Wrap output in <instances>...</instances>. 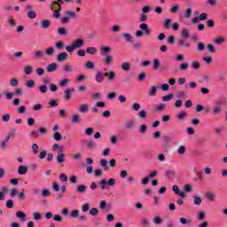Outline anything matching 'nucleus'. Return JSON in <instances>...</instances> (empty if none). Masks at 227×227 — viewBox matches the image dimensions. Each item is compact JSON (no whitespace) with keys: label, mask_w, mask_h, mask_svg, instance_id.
Segmentation results:
<instances>
[{"label":"nucleus","mask_w":227,"mask_h":227,"mask_svg":"<svg viewBox=\"0 0 227 227\" xmlns=\"http://www.w3.org/2000/svg\"><path fill=\"white\" fill-rule=\"evenodd\" d=\"M52 151L53 152L58 151L59 154L57 155L56 160L58 164H63V162H65V157H67V154L64 153L65 147L63 145L54 144L52 145Z\"/></svg>","instance_id":"nucleus-1"},{"label":"nucleus","mask_w":227,"mask_h":227,"mask_svg":"<svg viewBox=\"0 0 227 227\" xmlns=\"http://www.w3.org/2000/svg\"><path fill=\"white\" fill-rule=\"evenodd\" d=\"M82 46H84V39L78 38L72 44L66 46V51L72 54L75 49H81Z\"/></svg>","instance_id":"nucleus-2"},{"label":"nucleus","mask_w":227,"mask_h":227,"mask_svg":"<svg viewBox=\"0 0 227 227\" xmlns=\"http://www.w3.org/2000/svg\"><path fill=\"white\" fill-rule=\"evenodd\" d=\"M98 185L102 191L109 189V187H114L116 185V179L110 178L107 181L106 179H101L98 181Z\"/></svg>","instance_id":"nucleus-3"},{"label":"nucleus","mask_w":227,"mask_h":227,"mask_svg":"<svg viewBox=\"0 0 227 227\" xmlns=\"http://www.w3.org/2000/svg\"><path fill=\"white\" fill-rule=\"evenodd\" d=\"M63 4H65V2L63 0L52 1L50 5V10L51 11L58 10L57 8H59V10H61L63 8L62 7Z\"/></svg>","instance_id":"nucleus-4"},{"label":"nucleus","mask_w":227,"mask_h":227,"mask_svg":"<svg viewBox=\"0 0 227 227\" xmlns=\"http://www.w3.org/2000/svg\"><path fill=\"white\" fill-rule=\"evenodd\" d=\"M67 59H68V53H67V51L60 52L57 56V61L59 63H64Z\"/></svg>","instance_id":"nucleus-5"},{"label":"nucleus","mask_w":227,"mask_h":227,"mask_svg":"<svg viewBox=\"0 0 227 227\" xmlns=\"http://www.w3.org/2000/svg\"><path fill=\"white\" fill-rule=\"evenodd\" d=\"M106 79V74L98 72L95 75V81L96 82H98L99 84H102Z\"/></svg>","instance_id":"nucleus-6"},{"label":"nucleus","mask_w":227,"mask_h":227,"mask_svg":"<svg viewBox=\"0 0 227 227\" xmlns=\"http://www.w3.org/2000/svg\"><path fill=\"white\" fill-rule=\"evenodd\" d=\"M124 127L127 130H134L136 129V121L130 120L124 123Z\"/></svg>","instance_id":"nucleus-7"},{"label":"nucleus","mask_w":227,"mask_h":227,"mask_svg":"<svg viewBox=\"0 0 227 227\" xmlns=\"http://www.w3.org/2000/svg\"><path fill=\"white\" fill-rule=\"evenodd\" d=\"M223 113V106L216 105L213 106L212 114L213 116H217L218 114H221Z\"/></svg>","instance_id":"nucleus-8"},{"label":"nucleus","mask_w":227,"mask_h":227,"mask_svg":"<svg viewBox=\"0 0 227 227\" xmlns=\"http://www.w3.org/2000/svg\"><path fill=\"white\" fill-rule=\"evenodd\" d=\"M46 70L49 74H52V72H56L58 70V64L51 63L47 66Z\"/></svg>","instance_id":"nucleus-9"},{"label":"nucleus","mask_w":227,"mask_h":227,"mask_svg":"<svg viewBox=\"0 0 227 227\" xmlns=\"http://www.w3.org/2000/svg\"><path fill=\"white\" fill-rule=\"evenodd\" d=\"M40 27L42 29H49L51 27V20H43L40 22Z\"/></svg>","instance_id":"nucleus-10"},{"label":"nucleus","mask_w":227,"mask_h":227,"mask_svg":"<svg viewBox=\"0 0 227 227\" xmlns=\"http://www.w3.org/2000/svg\"><path fill=\"white\" fill-rule=\"evenodd\" d=\"M86 191H88V186L84 184H80L76 186V192H78L79 194H84Z\"/></svg>","instance_id":"nucleus-11"},{"label":"nucleus","mask_w":227,"mask_h":227,"mask_svg":"<svg viewBox=\"0 0 227 227\" xmlns=\"http://www.w3.org/2000/svg\"><path fill=\"white\" fill-rule=\"evenodd\" d=\"M105 76L107 77L109 81H116V73H114V71L105 73Z\"/></svg>","instance_id":"nucleus-12"},{"label":"nucleus","mask_w":227,"mask_h":227,"mask_svg":"<svg viewBox=\"0 0 227 227\" xmlns=\"http://www.w3.org/2000/svg\"><path fill=\"white\" fill-rule=\"evenodd\" d=\"M122 37L124 38L125 42H129V43H132V42H134V37L130 33H124L122 35Z\"/></svg>","instance_id":"nucleus-13"},{"label":"nucleus","mask_w":227,"mask_h":227,"mask_svg":"<svg viewBox=\"0 0 227 227\" xmlns=\"http://www.w3.org/2000/svg\"><path fill=\"white\" fill-rule=\"evenodd\" d=\"M100 166L101 168H103L104 171H109V165L107 160L102 159L100 160Z\"/></svg>","instance_id":"nucleus-14"},{"label":"nucleus","mask_w":227,"mask_h":227,"mask_svg":"<svg viewBox=\"0 0 227 227\" xmlns=\"http://www.w3.org/2000/svg\"><path fill=\"white\" fill-rule=\"evenodd\" d=\"M139 27L142 31H145V35H150L152 33V30L148 28V25L146 23L140 24Z\"/></svg>","instance_id":"nucleus-15"},{"label":"nucleus","mask_w":227,"mask_h":227,"mask_svg":"<svg viewBox=\"0 0 227 227\" xmlns=\"http://www.w3.org/2000/svg\"><path fill=\"white\" fill-rule=\"evenodd\" d=\"M98 145H97L96 142L93 140H90L87 142V148H89V150H95L98 148Z\"/></svg>","instance_id":"nucleus-16"},{"label":"nucleus","mask_w":227,"mask_h":227,"mask_svg":"<svg viewBox=\"0 0 227 227\" xmlns=\"http://www.w3.org/2000/svg\"><path fill=\"white\" fill-rule=\"evenodd\" d=\"M191 67L193 68V70H200L201 64H200L198 60H193L191 62Z\"/></svg>","instance_id":"nucleus-17"},{"label":"nucleus","mask_w":227,"mask_h":227,"mask_svg":"<svg viewBox=\"0 0 227 227\" xmlns=\"http://www.w3.org/2000/svg\"><path fill=\"white\" fill-rule=\"evenodd\" d=\"M109 52H111V47L109 46H103L100 49V55L104 56L106 54H109Z\"/></svg>","instance_id":"nucleus-18"},{"label":"nucleus","mask_w":227,"mask_h":227,"mask_svg":"<svg viewBox=\"0 0 227 227\" xmlns=\"http://www.w3.org/2000/svg\"><path fill=\"white\" fill-rule=\"evenodd\" d=\"M176 173L174 170H166L165 176L167 178H169V180H172V178H175Z\"/></svg>","instance_id":"nucleus-19"},{"label":"nucleus","mask_w":227,"mask_h":227,"mask_svg":"<svg viewBox=\"0 0 227 227\" xmlns=\"http://www.w3.org/2000/svg\"><path fill=\"white\" fill-rule=\"evenodd\" d=\"M85 51L87 54H90L91 56H95L98 52L97 48L95 47H87Z\"/></svg>","instance_id":"nucleus-20"},{"label":"nucleus","mask_w":227,"mask_h":227,"mask_svg":"<svg viewBox=\"0 0 227 227\" xmlns=\"http://www.w3.org/2000/svg\"><path fill=\"white\" fill-rule=\"evenodd\" d=\"M84 67L87 70H93V68H95V63L93 61L89 60L84 64Z\"/></svg>","instance_id":"nucleus-21"},{"label":"nucleus","mask_w":227,"mask_h":227,"mask_svg":"<svg viewBox=\"0 0 227 227\" xmlns=\"http://www.w3.org/2000/svg\"><path fill=\"white\" fill-rule=\"evenodd\" d=\"M27 173V167L20 166L18 168V175H26Z\"/></svg>","instance_id":"nucleus-22"},{"label":"nucleus","mask_w":227,"mask_h":227,"mask_svg":"<svg viewBox=\"0 0 227 227\" xmlns=\"http://www.w3.org/2000/svg\"><path fill=\"white\" fill-rule=\"evenodd\" d=\"M171 22H173L172 19H166L163 22L164 29H169L171 27Z\"/></svg>","instance_id":"nucleus-23"},{"label":"nucleus","mask_w":227,"mask_h":227,"mask_svg":"<svg viewBox=\"0 0 227 227\" xmlns=\"http://www.w3.org/2000/svg\"><path fill=\"white\" fill-rule=\"evenodd\" d=\"M178 43L180 47H186V49H189L191 47V43H187L185 39H180Z\"/></svg>","instance_id":"nucleus-24"},{"label":"nucleus","mask_w":227,"mask_h":227,"mask_svg":"<svg viewBox=\"0 0 227 227\" xmlns=\"http://www.w3.org/2000/svg\"><path fill=\"white\" fill-rule=\"evenodd\" d=\"M79 210H77V209H74V210H72L71 212H70V214H69V217L71 218V219H78V217H79Z\"/></svg>","instance_id":"nucleus-25"},{"label":"nucleus","mask_w":227,"mask_h":227,"mask_svg":"<svg viewBox=\"0 0 227 227\" xmlns=\"http://www.w3.org/2000/svg\"><path fill=\"white\" fill-rule=\"evenodd\" d=\"M60 191H61V192H59L57 194V200H62L63 194H65V192H67V186H65V185L61 186Z\"/></svg>","instance_id":"nucleus-26"},{"label":"nucleus","mask_w":227,"mask_h":227,"mask_svg":"<svg viewBox=\"0 0 227 227\" xmlns=\"http://www.w3.org/2000/svg\"><path fill=\"white\" fill-rule=\"evenodd\" d=\"M52 12V17L54 19H59V17H61V9H54Z\"/></svg>","instance_id":"nucleus-27"},{"label":"nucleus","mask_w":227,"mask_h":227,"mask_svg":"<svg viewBox=\"0 0 227 227\" xmlns=\"http://www.w3.org/2000/svg\"><path fill=\"white\" fill-rule=\"evenodd\" d=\"M79 111H80V113H82V114L88 113V111H89L88 104L81 105L79 107Z\"/></svg>","instance_id":"nucleus-28"},{"label":"nucleus","mask_w":227,"mask_h":227,"mask_svg":"<svg viewBox=\"0 0 227 227\" xmlns=\"http://www.w3.org/2000/svg\"><path fill=\"white\" fill-rule=\"evenodd\" d=\"M58 33L59 35H60V36H67V35H68V33L67 32V28L63 27L58 28Z\"/></svg>","instance_id":"nucleus-29"},{"label":"nucleus","mask_w":227,"mask_h":227,"mask_svg":"<svg viewBox=\"0 0 227 227\" xmlns=\"http://www.w3.org/2000/svg\"><path fill=\"white\" fill-rule=\"evenodd\" d=\"M160 67V60H159V59H154L153 69L159 70Z\"/></svg>","instance_id":"nucleus-30"},{"label":"nucleus","mask_w":227,"mask_h":227,"mask_svg":"<svg viewBox=\"0 0 227 227\" xmlns=\"http://www.w3.org/2000/svg\"><path fill=\"white\" fill-rule=\"evenodd\" d=\"M185 88L186 90H188L189 88H191V90H195V88H198V83H196L195 82H191L190 83L185 84Z\"/></svg>","instance_id":"nucleus-31"},{"label":"nucleus","mask_w":227,"mask_h":227,"mask_svg":"<svg viewBox=\"0 0 227 227\" xmlns=\"http://www.w3.org/2000/svg\"><path fill=\"white\" fill-rule=\"evenodd\" d=\"M207 200H209V201H214L215 200V194H214L212 192H208L206 193Z\"/></svg>","instance_id":"nucleus-32"},{"label":"nucleus","mask_w":227,"mask_h":227,"mask_svg":"<svg viewBox=\"0 0 227 227\" xmlns=\"http://www.w3.org/2000/svg\"><path fill=\"white\" fill-rule=\"evenodd\" d=\"M43 56H44V53L42 51H37L34 54L35 59H40L43 58Z\"/></svg>","instance_id":"nucleus-33"},{"label":"nucleus","mask_w":227,"mask_h":227,"mask_svg":"<svg viewBox=\"0 0 227 227\" xmlns=\"http://www.w3.org/2000/svg\"><path fill=\"white\" fill-rule=\"evenodd\" d=\"M65 100H70L72 98V93L70 92V89H67L64 92Z\"/></svg>","instance_id":"nucleus-34"},{"label":"nucleus","mask_w":227,"mask_h":227,"mask_svg":"<svg viewBox=\"0 0 227 227\" xmlns=\"http://www.w3.org/2000/svg\"><path fill=\"white\" fill-rule=\"evenodd\" d=\"M187 117V112L185 111H182L177 114V118L179 120H181L182 121H184V120H185V118Z\"/></svg>","instance_id":"nucleus-35"},{"label":"nucleus","mask_w":227,"mask_h":227,"mask_svg":"<svg viewBox=\"0 0 227 227\" xmlns=\"http://www.w3.org/2000/svg\"><path fill=\"white\" fill-rule=\"evenodd\" d=\"M103 62L106 64V65H111V63H113V56L112 55H107L106 57V59H103Z\"/></svg>","instance_id":"nucleus-36"},{"label":"nucleus","mask_w":227,"mask_h":227,"mask_svg":"<svg viewBox=\"0 0 227 227\" xmlns=\"http://www.w3.org/2000/svg\"><path fill=\"white\" fill-rule=\"evenodd\" d=\"M16 216L18 217V219H21L22 221H26V214H24V212H22V211H17L16 212Z\"/></svg>","instance_id":"nucleus-37"},{"label":"nucleus","mask_w":227,"mask_h":227,"mask_svg":"<svg viewBox=\"0 0 227 227\" xmlns=\"http://www.w3.org/2000/svg\"><path fill=\"white\" fill-rule=\"evenodd\" d=\"M224 42H226V39L224 37H217L215 39V43H216L217 45H223Z\"/></svg>","instance_id":"nucleus-38"},{"label":"nucleus","mask_w":227,"mask_h":227,"mask_svg":"<svg viewBox=\"0 0 227 227\" xmlns=\"http://www.w3.org/2000/svg\"><path fill=\"white\" fill-rule=\"evenodd\" d=\"M121 68H122V70H124V72H129V70H130V63H129V62L122 63Z\"/></svg>","instance_id":"nucleus-39"},{"label":"nucleus","mask_w":227,"mask_h":227,"mask_svg":"<svg viewBox=\"0 0 227 227\" xmlns=\"http://www.w3.org/2000/svg\"><path fill=\"white\" fill-rule=\"evenodd\" d=\"M149 95L150 97H155V95H157V87L155 86L151 87L149 90Z\"/></svg>","instance_id":"nucleus-40"},{"label":"nucleus","mask_w":227,"mask_h":227,"mask_svg":"<svg viewBox=\"0 0 227 227\" xmlns=\"http://www.w3.org/2000/svg\"><path fill=\"white\" fill-rule=\"evenodd\" d=\"M10 85L13 88H17L19 86V80L17 78H12L10 80Z\"/></svg>","instance_id":"nucleus-41"},{"label":"nucleus","mask_w":227,"mask_h":227,"mask_svg":"<svg viewBox=\"0 0 227 227\" xmlns=\"http://www.w3.org/2000/svg\"><path fill=\"white\" fill-rule=\"evenodd\" d=\"M192 15V9L188 8L184 11L185 19H191Z\"/></svg>","instance_id":"nucleus-42"},{"label":"nucleus","mask_w":227,"mask_h":227,"mask_svg":"<svg viewBox=\"0 0 227 227\" xmlns=\"http://www.w3.org/2000/svg\"><path fill=\"white\" fill-rule=\"evenodd\" d=\"M46 56H53L54 55V47H49L45 50Z\"/></svg>","instance_id":"nucleus-43"},{"label":"nucleus","mask_w":227,"mask_h":227,"mask_svg":"<svg viewBox=\"0 0 227 227\" xmlns=\"http://www.w3.org/2000/svg\"><path fill=\"white\" fill-rule=\"evenodd\" d=\"M72 123H81V118H79V115L74 114L71 118Z\"/></svg>","instance_id":"nucleus-44"},{"label":"nucleus","mask_w":227,"mask_h":227,"mask_svg":"<svg viewBox=\"0 0 227 227\" xmlns=\"http://www.w3.org/2000/svg\"><path fill=\"white\" fill-rule=\"evenodd\" d=\"M38 150H40V146L37 145V144L32 145V152L34 155H38Z\"/></svg>","instance_id":"nucleus-45"},{"label":"nucleus","mask_w":227,"mask_h":227,"mask_svg":"<svg viewBox=\"0 0 227 227\" xmlns=\"http://www.w3.org/2000/svg\"><path fill=\"white\" fill-rule=\"evenodd\" d=\"M69 82H70V80L69 79H63L60 82H59V86L61 87V88H65V87H67L68 84H69Z\"/></svg>","instance_id":"nucleus-46"},{"label":"nucleus","mask_w":227,"mask_h":227,"mask_svg":"<svg viewBox=\"0 0 227 227\" xmlns=\"http://www.w3.org/2000/svg\"><path fill=\"white\" fill-rule=\"evenodd\" d=\"M179 223H181V224H191V223H192V220L191 219H186V218H184V217H181L179 219Z\"/></svg>","instance_id":"nucleus-47"},{"label":"nucleus","mask_w":227,"mask_h":227,"mask_svg":"<svg viewBox=\"0 0 227 227\" xmlns=\"http://www.w3.org/2000/svg\"><path fill=\"white\" fill-rule=\"evenodd\" d=\"M27 17L28 19H36V12H35V11H28V12L27 13Z\"/></svg>","instance_id":"nucleus-48"},{"label":"nucleus","mask_w":227,"mask_h":227,"mask_svg":"<svg viewBox=\"0 0 227 227\" xmlns=\"http://www.w3.org/2000/svg\"><path fill=\"white\" fill-rule=\"evenodd\" d=\"M164 109H166V105H164V104H160V105H158V106H156L155 111H156L157 113H161V111H164Z\"/></svg>","instance_id":"nucleus-49"},{"label":"nucleus","mask_w":227,"mask_h":227,"mask_svg":"<svg viewBox=\"0 0 227 227\" xmlns=\"http://www.w3.org/2000/svg\"><path fill=\"white\" fill-rule=\"evenodd\" d=\"M53 138L55 141H61V139H63V136H61V133L57 131L53 134Z\"/></svg>","instance_id":"nucleus-50"},{"label":"nucleus","mask_w":227,"mask_h":227,"mask_svg":"<svg viewBox=\"0 0 227 227\" xmlns=\"http://www.w3.org/2000/svg\"><path fill=\"white\" fill-rule=\"evenodd\" d=\"M173 97H174L173 94H168V95L163 96L162 97V101L163 102H169V100H173Z\"/></svg>","instance_id":"nucleus-51"},{"label":"nucleus","mask_w":227,"mask_h":227,"mask_svg":"<svg viewBox=\"0 0 227 227\" xmlns=\"http://www.w3.org/2000/svg\"><path fill=\"white\" fill-rule=\"evenodd\" d=\"M33 72V67L31 66H27L24 69V73L27 74V75H31Z\"/></svg>","instance_id":"nucleus-52"},{"label":"nucleus","mask_w":227,"mask_h":227,"mask_svg":"<svg viewBox=\"0 0 227 227\" xmlns=\"http://www.w3.org/2000/svg\"><path fill=\"white\" fill-rule=\"evenodd\" d=\"M66 15L67 17H70L71 19H77V14L75 12H72V11H67L66 12Z\"/></svg>","instance_id":"nucleus-53"},{"label":"nucleus","mask_w":227,"mask_h":227,"mask_svg":"<svg viewBox=\"0 0 227 227\" xmlns=\"http://www.w3.org/2000/svg\"><path fill=\"white\" fill-rule=\"evenodd\" d=\"M205 43H199L197 45V51H199V52H203V51H205Z\"/></svg>","instance_id":"nucleus-54"},{"label":"nucleus","mask_w":227,"mask_h":227,"mask_svg":"<svg viewBox=\"0 0 227 227\" xmlns=\"http://www.w3.org/2000/svg\"><path fill=\"white\" fill-rule=\"evenodd\" d=\"M59 180H60L61 182H68V176H67V174L61 173V174L59 175Z\"/></svg>","instance_id":"nucleus-55"},{"label":"nucleus","mask_w":227,"mask_h":227,"mask_svg":"<svg viewBox=\"0 0 227 227\" xmlns=\"http://www.w3.org/2000/svg\"><path fill=\"white\" fill-rule=\"evenodd\" d=\"M205 217H206V214H205L204 211L199 212V214H198V215H197V219H198L199 221H203V219H205Z\"/></svg>","instance_id":"nucleus-56"},{"label":"nucleus","mask_w":227,"mask_h":227,"mask_svg":"<svg viewBox=\"0 0 227 227\" xmlns=\"http://www.w3.org/2000/svg\"><path fill=\"white\" fill-rule=\"evenodd\" d=\"M39 91L41 93H47V91H49V87H47V85H42L39 87Z\"/></svg>","instance_id":"nucleus-57"},{"label":"nucleus","mask_w":227,"mask_h":227,"mask_svg":"<svg viewBox=\"0 0 227 227\" xmlns=\"http://www.w3.org/2000/svg\"><path fill=\"white\" fill-rule=\"evenodd\" d=\"M86 50L84 51V50H82V49H80V50H78V51H77V56L79 57V58H84V56H86Z\"/></svg>","instance_id":"nucleus-58"},{"label":"nucleus","mask_w":227,"mask_h":227,"mask_svg":"<svg viewBox=\"0 0 227 227\" xmlns=\"http://www.w3.org/2000/svg\"><path fill=\"white\" fill-rule=\"evenodd\" d=\"M153 222L154 224H162V218L160 216H155Z\"/></svg>","instance_id":"nucleus-59"},{"label":"nucleus","mask_w":227,"mask_h":227,"mask_svg":"<svg viewBox=\"0 0 227 227\" xmlns=\"http://www.w3.org/2000/svg\"><path fill=\"white\" fill-rule=\"evenodd\" d=\"M182 35L184 39L189 38V36H191V35L189 34V30L185 28L182 30Z\"/></svg>","instance_id":"nucleus-60"},{"label":"nucleus","mask_w":227,"mask_h":227,"mask_svg":"<svg viewBox=\"0 0 227 227\" xmlns=\"http://www.w3.org/2000/svg\"><path fill=\"white\" fill-rule=\"evenodd\" d=\"M207 48L211 54H214V52H215V47H214V44H207Z\"/></svg>","instance_id":"nucleus-61"},{"label":"nucleus","mask_w":227,"mask_h":227,"mask_svg":"<svg viewBox=\"0 0 227 227\" xmlns=\"http://www.w3.org/2000/svg\"><path fill=\"white\" fill-rule=\"evenodd\" d=\"M193 200H194V201H193L194 205H201V198L200 197L194 196Z\"/></svg>","instance_id":"nucleus-62"},{"label":"nucleus","mask_w":227,"mask_h":227,"mask_svg":"<svg viewBox=\"0 0 227 227\" xmlns=\"http://www.w3.org/2000/svg\"><path fill=\"white\" fill-rule=\"evenodd\" d=\"M4 12H12L13 10V6H12L11 4H5L3 7Z\"/></svg>","instance_id":"nucleus-63"},{"label":"nucleus","mask_w":227,"mask_h":227,"mask_svg":"<svg viewBox=\"0 0 227 227\" xmlns=\"http://www.w3.org/2000/svg\"><path fill=\"white\" fill-rule=\"evenodd\" d=\"M27 88H33L35 86V82L33 80H28L26 84Z\"/></svg>","instance_id":"nucleus-64"}]
</instances>
